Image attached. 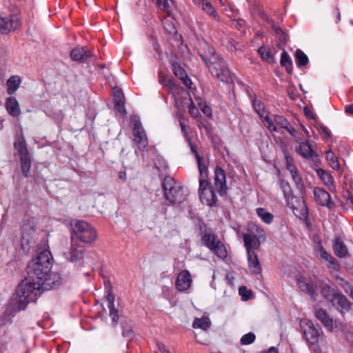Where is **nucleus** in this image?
I'll return each mask as SVG.
<instances>
[{"label": "nucleus", "mask_w": 353, "mask_h": 353, "mask_svg": "<svg viewBox=\"0 0 353 353\" xmlns=\"http://www.w3.org/2000/svg\"><path fill=\"white\" fill-rule=\"evenodd\" d=\"M44 250H39L36 257L29 261L27 277L17 285L10 300V307L13 312L26 308L30 302H35L44 291Z\"/></svg>", "instance_id": "nucleus-1"}, {"label": "nucleus", "mask_w": 353, "mask_h": 353, "mask_svg": "<svg viewBox=\"0 0 353 353\" xmlns=\"http://www.w3.org/2000/svg\"><path fill=\"white\" fill-rule=\"evenodd\" d=\"M199 53L213 76L216 77L223 82L228 83L232 81V74L228 65L221 57L215 54L212 47L203 43Z\"/></svg>", "instance_id": "nucleus-2"}, {"label": "nucleus", "mask_w": 353, "mask_h": 353, "mask_svg": "<svg viewBox=\"0 0 353 353\" xmlns=\"http://www.w3.org/2000/svg\"><path fill=\"white\" fill-rule=\"evenodd\" d=\"M54 261L49 247L46 248V269L50 268L46 272V291L58 290L67 282L66 276L63 274L61 267L58 264L54 265Z\"/></svg>", "instance_id": "nucleus-3"}, {"label": "nucleus", "mask_w": 353, "mask_h": 353, "mask_svg": "<svg viewBox=\"0 0 353 353\" xmlns=\"http://www.w3.org/2000/svg\"><path fill=\"white\" fill-rule=\"evenodd\" d=\"M249 232L243 234V242L246 252L255 251L260 248L261 241L266 239L265 234L263 228L254 223L250 224Z\"/></svg>", "instance_id": "nucleus-4"}, {"label": "nucleus", "mask_w": 353, "mask_h": 353, "mask_svg": "<svg viewBox=\"0 0 353 353\" xmlns=\"http://www.w3.org/2000/svg\"><path fill=\"white\" fill-rule=\"evenodd\" d=\"M73 235L85 243L94 242L97 237L95 229L88 222L77 220L72 223Z\"/></svg>", "instance_id": "nucleus-5"}, {"label": "nucleus", "mask_w": 353, "mask_h": 353, "mask_svg": "<svg viewBox=\"0 0 353 353\" xmlns=\"http://www.w3.org/2000/svg\"><path fill=\"white\" fill-rule=\"evenodd\" d=\"M164 196L172 204L181 203L184 197L182 194V189L176 185L175 181L170 176H165L162 183Z\"/></svg>", "instance_id": "nucleus-6"}, {"label": "nucleus", "mask_w": 353, "mask_h": 353, "mask_svg": "<svg viewBox=\"0 0 353 353\" xmlns=\"http://www.w3.org/2000/svg\"><path fill=\"white\" fill-rule=\"evenodd\" d=\"M65 258L76 266H82L89 263V256L85 248L77 242H74L73 237H72L71 246L65 253Z\"/></svg>", "instance_id": "nucleus-7"}, {"label": "nucleus", "mask_w": 353, "mask_h": 353, "mask_svg": "<svg viewBox=\"0 0 353 353\" xmlns=\"http://www.w3.org/2000/svg\"><path fill=\"white\" fill-rule=\"evenodd\" d=\"M14 148L18 152L22 173L25 176H28L31 167L30 153L27 148L26 140L23 136H18L14 143Z\"/></svg>", "instance_id": "nucleus-8"}, {"label": "nucleus", "mask_w": 353, "mask_h": 353, "mask_svg": "<svg viewBox=\"0 0 353 353\" xmlns=\"http://www.w3.org/2000/svg\"><path fill=\"white\" fill-rule=\"evenodd\" d=\"M202 244L212 251L219 258L224 259L228 252L223 243L213 234L205 233L201 237Z\"/></svg>", "instance_id": "nucleus-9"}, {"label": "nucleus", "mask_w": 353, "mask_h": 353, "mask_svg": "<svg viewBox=\"0 0 353 353\" xmlns=\"http://www.w3.org/2000/svg\"><path fill=\"white\" fill-rule=\"evenodd\" d=\"M21 19L17 14H10L3 17L0 15V34H8L14 32L21 26Z\"/></svg>", "instance_id": "nucleus-10"}, {"label": "nucleus", "mask_w": 353, "mask_h": 353, "mask_svg": "<svg viewBox=\"0 0 353 353\" xmlns=\"http://www.w3.org/2000/svg\"><path fill=\"white\" fill-rule=\"evenodd\" d=\"M296 284L299 288L304 293L308 294L313 301L316 300V285L308 278L299 275L296 278Z\"/></svg>", "instance_id": "nucleus-11"}, {"label": "nucleus", "mask_w": 353, "mask_h": 353, "mask_svg": "<svg viewBox=\"0 0 353 353\" xmlns=\"http://www.w3.org/2000/svg\"><path fill=\"white\" fill-rule=\"evenodd\" d=\"M214 186L221 196L226 194L228 190L226 174L225 170L219 166H216L214 169Z\"/></svg>", "instance_id": "nucleus-12"}, {"label": "nucleus", "mask_w": 353, "mask_h": 353, "mask_svg": "<svg viewBox=\"0 0 353 353\" xmlns=\"http://www.w3.org/2000/svg\"><path fill=\"white\" fill-rule=\"evenodd\" d=\"M303 329L304 338L310 345L318 343L321 331L320 327H316L312 323H307L303 327Z\"/></svg>", "instance_id": "nucleus-13"}, {"label": "nucleus", "mask_w": 353, "mask_h": 353, "mask_svg": "<svg viewBox=\"0 0 353 353\" xmlns=\"http://www.w3.org/2000/svg\"><path fill=\"white\" fill-rule=\"evenodd\" d=\"M192 284V277L188 270L181 272L176 280V288L180 292L189 289Z\"/></svg>", "instance_id": "nucleus-14"}, {"label": "nucleus", "mask_w": 353, "mask_h": 353, "mask_svg": "<svg viewBox=\"0 0 353 353\" xmlns=\"http://www.w3.org/2000/svg\"><path fill=\"white\" fill-rule=\"evenodd\" d=\"M296 150L301 156L305 159H310L314 162H316L319 160L318 155L312 150L309 141L301 142L296 147Z\"/></svg>", "instance_id": "nucleus-15"}, {"label": "nucleus", "mask_w": 353, "mask_h": 353, "mask_svg": "<svg viewBox=\"0 0 353 353\" xmlns=\"http://www.w3.org/2000/svg\"><path fill=\"white\" fill-rule=\"evenodd\" d=\"M172 66L174 75L177 77L187 88H190L192 81L188 77L185 70L182 68L181 63L177 61H172Z\"/></svg>", "instance_id": "nucleus-16"}, {"label": "nucleus", "mask_w": 353, "mask_h": 353, "mask_svg": "<svg viewBox=\"0 0 353 353\" xmlns=\"http://www.w3.org/2000/svg\"><path fill=\"white\" fill-rule=\"evenodd\" d=\"M314 197L315 201L322 206L331 208V197L330 194L323 188H315L314 189Z\"/></svg>", "instance_id": "nucleus-17"}, {"label": "nucleus", "mask_w": 353, "mask_h": 353, "mask_svg": "<svg viewBox=\"0 0 353 353\" xmlns=\"http://www.w3.org/2000/svg\"><path fill=\"white\" fill-rule=\"evenodd\" d=\"M341 313L348 312L351 309V303L343 294L339 293L331 303Z\"/></svg>", "instance_id": "nucleus-18"}, {"label": "nucleus", "mask_w": 353, "mask_h": 353, "mask_svg": "<svg viewBox=\"0 0 353 353\" xmlns=\"http://www.w3.org/2000/svg\"><path fill=\"white\" fill-rule=\"evenodd\" d=\"M159 82L160 84L165 87L174 96L176 93L179 92L180 88L176 83L174 79L172 77H167L166 76L163 75L161 72L159 73Z\"/></svg>", "instance_id": "nucleus-19"}, {"label": "nucleus", "mask_w": 353, "mask_h": 353, "mask_svg": "<svg viewBox=\"0 0 353 353\" xmlns=\"http://www.w3.org/2000/svg\"><path fill=\"white\" fill-rule=\"evenodd\" d=\"M247 252L248 266L253 274H259L261 272V266L255 251H249Z\"/></svg>", "instance_id": "nucleus-20"}, {"label": "nucleus", "mask_w": 353, "mask_h": 353, "mask_svg": "<svg viewBox=\"0 0 353 353\" xmlns=\"http://www.w3.org/2000/svg\"><path fill=\"white\" fill-rule=\"evenodd\" d=\"M314 314L315 316L323 324L328 331L332 332L333 330V320L330 317L326 310L319 308L315 311Z\"/></svg>", "instance_id": "nucleus-21"}, {"label": "nucleus", "mask_w": 353, "mask_h": 353, "mask_svg": "<svg viewBox=\"0 0 353 353\" xmlns=\"http://www.w3.org/2000/svg\"><path fill=\"white\" fill-rule=\"evenodd\" d=\"M199 196L202 203L208 206L214 205L217 201V197L214 191L212 188L204 192H201Z\"/></svg>", "instance_id": "nucleus-22"}, {"label": "nucleus", "mask_w": 353, "mask_h": 353, "mask_svg": "<svg viewBox=\"0 0 353 353\" xmlns=\"http://www.w3.org/2000/svg\"><path fill=\"white\" fill-rule=\"evenodd\" d=\"M6 108L8 113L12 117H17L20 114L19 103L14 97H10L6 99Z\"/></svg>", "instance_id": "nucleus-23"}, {"label": "nucleus", "mask_w": 353, "mask_h": 353, "mask_svg": "<svg viewBox=\"0 0 353 353\" xmlns=\"http://www.w3.org/2000/svg\"><path fill=\"white\" fill-rule=\"evenodd\" d=\"M321 256V257L325 261L328 262V268L336 270L339 267V264L335 258L330 255L323 247H318V250H316Z\"/></svg>", "instance_id": "nucleus-24"}, {"label": "nucleus", "mask_w": 353, "mask_h": 353, "mask_svg": "<svg viewBox=\"0 0 353 353\" xmlns=\"http://www.w3.org/2000/svg\"><path fill=\"white\" fill-rule=\"evenodd\" d=\"M134 135V141L137 143L138 148L140 150L145 149L148 144V138L145 134V130H141L133 132Z\"/></svg>", "instance_id": "nucleus-25"}, {"label": "nucleus", "mask_w": 353, "mask_h": 353, "mask_svg": "<svg viewBox=\"0 0 353 353\" xmlns=\"http://www.w3.org/2000/svg\"><path fill=\"white\" fill-rule=\"evenodd\" d=\"M91 54L85 50L84 48H75L70 52V57L74 61H85Z\"/></svg>", "instance_id": "nucleus-26"}, {"label": "nucleus", "mask_w": 353, "mask_h": 353, "mask_svg": "<svg viewBox=\"0 0 353 353\" xmlns=\"http://www.w3.org/2000/svg\"><path fill=\"white\" fill-rule=\"evenodd\" d=\"M21 83V79L19 76H12L7 81V93L12 95L19 88Z\"/></svg>", "instance_id": "nucleus-27"}, {"label": "nucleus", "mask_w": 353, "mask_h": 353, "mask_svg": "<svg viewBox=\"0 0 353 353\" xmlns=\"http://www.w3.org/2000/svg\"><path fill=\"white\" fill-rule=\"evenodd\" d=\"M211 325V321L208 316H202L201 318H196L192 323L194 328H200L203 330H208Z\"/></svg>", "instance_id": "nucleus-28"}, {"label": "nucleus", "mask_w": 353, "mask_h": 353, "mask_svg": "<svg viewBox=\"0 0 353 353\" xmlns=\"http://www.w3.org/2000/svg\"><path fill=\"white\" fill-rule=\"evenodd\" d=\"M155 3L156 6L162 11L167 13L168 16L172 12V0H151Z\"/></svg>", "instance_id": "nucleus-29"}, {"label": "nucleus", "mask_w": 353, "mask_h": 353, "mask_svg": "<svg viewBox=\"0 0 353 353\" xmlns=\"http://www.w3.org/2000/svg\"><path fill=\"white\" fill-rule=\"evenodd\" d=\"M334 254L340 258L347 255L348 252L346 246L339 240H336L333 245Z\"/></svg>", "instance_id": "nucleus-30"}, {"label": "nucleus", "mask_w": 353, "mask_h": 353, "mask_svg": "<svg viewBox=\"0 0 353 353\" xmlns=\"http://www.w3.org/2000/svg\"><path fill=\"white\" fill-rule=\"evenodd\" d=\"M316 173L323 183L327 186H331L334 184L333 178L331 174L321 168L316 170Z\"/></svg>", "instance_id": "nucleus-31"}, {"label": "nucleus", "mask_w": 353, "mask_h": 353, "mask_svg": "<svg viewBox=\"0 0 353 353\" xmlns=\"http://www.w3.org/2000/svg\"><path fill=\"white\" fill-rule=\"evenodd\" d=\"M281 65L285 68L288 73L292 72V63L291 59L286 51H283L281 55Z\"/></svg>", "instance_id": "nucleus-32"}, {"label": "nucleus", "mask_w": 353, "mask_h": 353, "mask_svg": "<svg viewBox=\"0 0 353 353\" xmlns=\"http://www.w3.org/2000/svg\"><path fill=\"white\" fill-rule=\"evenodd\" d=\"M307 56L300 49L295 52V62L298 67L305 66L308 63Z\"/></svg>", "instance_id": "nucleus-33"}, {"label": "nucleus", "mask_w": 353, "mask_h": 353, "mask_svg": "<svg viewBox=\"0 0 353 353\" xmlns=\"http://www.w3.org/2000/svg\"><path fill=\"white\" fill-rule=\"evenodd\" d=\"M338 294L333 288L328 285H325L321 290L322 296L330 303L332 302Z\"/></svg>", "instance_id": "nucleus-34"}, {"label": "nucleus", "mask_w": 353, "mask_h": 353, "mask_svg": "<svg viewBox=\"0 0 353 353\" xmlns=\"http://www.w3.org/2000/svg\"><path fill=\"white\" fill-rule=\"evenodd\" d=\"M290 174L292 176V180L294 181V183L296 185V188L300 190L303 191L304 189V183L302 179V177L301 176V174L299 173L297 168L294 170H291Z\"/></svg>", "instance_id": "nucleus-35"}, {"label": "nucleus", "mask_w": 353, "mask_h": 353, "mask_svg": "<svg viewBox=\"0 0 353 353\" xmlns=\"http://www.w3.org/2000/svg\"><path fill=\"white\" fill-rule=\"evenodd\" d=\"M258 52L261 57L265 61L268 63H273L274 61V57L269 48L261 46L259 48Z\"/></svg>", "instance_id": "nucleus-36"}, {"label": "nucleus", "mask_w": 353, "mask_h": 353, "mask_svg": "<svg viewBox=\"0 0 353 353\" xmlns=\"http://www.w3.org/2000/svg\"><path fill=\"white\" fill-rule=\"evenodd\" d=\"M257 215L265 223L270 224L272 223L274 216L268 212L265 209L259 208L256 209Z\"/></svg>", "instance_id": "nucleus-37"}, {"label": "nucleus", "mask_w": 353, "mask_h": 353, "mask_svg": "<svg viewBox=\"0 0 353 353\" xmlns=\"http://www.w3.org/2000/svg\"><path fill=\"white\" fill-rule=\"evenodd\" d=\"M252 106L254 111L259 114L261 118L265 117L266 114V110L263 103L260 101L256 99V98L253 99L252 101Z\"/></svg>", "instance_id": "nucleus-38"}, {"label": "nucleus", "mask_w": 353, "mask_h": 353, "mask_svg": "<svg viewBox=\"0 0 353 353\" xmlns=\"http://www.w3.org/2000/svg\"><path fill=\"white\" fill-rule=\"evenodd\" d=\"M326 160L332 168L334 170H339L340 168L338 159L332 151L330 150L326 152Z\"/></svg>", "instance_id": "nucleus-39"}, {"label": "nucleus", "mask_w": 353, "mask_h": 353, "mask_svg": "<svg viewBox=\"0 0 353 353\" xmlns=\"http://www.w3.org/2000/svg\"><path fill=\"white\" fill-rule=\"evenodd\" d=\"M201 8L204 12L212 17L214 19L218 18V13L210 1H206L204 2L203 5Z\"/></svg>", "instance_id": "nucleus-40"}, {"label": "nucleus", "mask_w": 353, "mask_h": 353, "mask_svg": "<svg viewBox=\"0 0 353 353\" xmlns=\"http://www.w3.org/2000/svg\"><path fill=\"white\" fill-rule=\"evenodd\" d=\"M264 119L263 122L265 126L272 132H279V128L276 126V123L274 121V119H272L268 116L267 114H265V117H263Z\"/></svg>", "instance_id": "nucleus-41"}, {"label": "nucleus", "mask_w": 353, "mask_h": 353, "mask_svg": "<svg viewBox=\"0 0 353 353\" xmlns=\"http://www.w3.org/2000/svg\"><path fill=\"white\" fill-rule=\"evenodd\" d=\"M274 121L277 127L283 129L288 128V126H290V124L286 118L281 115H274Z\"/></svg>", "instance_id": "nucleus-42"}, {"label": "nucleus", "mask_w": 353, "mask_h": 353, "mask_svg": "<svg viewBox=\"0 0 353 353\" xmlns=\"http://www.w3.org/2000/svg\"><path fill=\"white\" fill-rule=\"evenodd\" d=\"M255 334L252 332H249L241 337V343L244 345H250L255 341Z\"/></svg>", "instance_id": "nucleus-43"}, {"label": "nucleus", "mask_w": 353, "mask_h": 353, "mask_svg": "<svg viewBox=\"0 0 353 353\" xmlns=\"http://www.w3.org/2000/svg\"><path fill=\"white\" fill-rule=\"evenodd\" d=\"M130 120H131V123H132V131L134 132V131H137V130H143V127H142V125H141V123L139 120V117L137 116H132L130 117Z\"/></svg>", "instance_id": "nucleus-44"}, {"label": "nucleus", "mask_w": 353, "mask_h": 353, "mask_svg": "<svg viewBox=\"0 0 353 353\" xmlns=\"http://www.w3.org/2000/svg\"><path fill=\"white\" fill-rule=\"evenodd\" d=\"M239 294L241 296L243 301H248L252 296V292L248 290L245 286H241L239 289Z\"/></svg>", "instance_id": "nucleus-45"}, {"label": "nucleus", "mask_w": 353, "mask_h": 353, "mask_svg": "<svg viewBox=\"0 0 353 353\" xmlns=\"http://www.w3.org/2000/svg\"><path fill=\"white\" fill-rule=\"evenodd\" d=\"M106 300L108 301V307L114 306V294L111 287L107 289Z\"/></svg>", "instance_id": "nucleus-46"}, {"label": "nucleus", "mask_w": 353, "mask_h": 353, "mask_svg": "<svg viewBox=\"0 0 353 353\" xmlns=\"http://www.w3.org/2000/svg\"><path fill=\"white\" fill-rule=\"evenodd\" d=\"M114 107L117 111L121 114H125L126 110L125 108L124 99L114 101Z\"/></svg>", "instance_id": "nucleus-47"}, {"label": "nucleus", "mask_w": 353, "mask_h": 353, "mask_svg": "<svg viewBox=\"0 0 353 353\" xmlns=\"http://www.w3.org/2000/svg\"><path fill=\"white\" fill-rule=\"evenodd\" d=\"M210 188H211L210 187V182L208 180L205 179V178L199 179V194L201 193V192H204Z\"/></svg>", "instance_id": "nucleus-48"}, {"label": "nucleus", "mask_w": 353, "mask_h": 353, "mask_svg": "<svg viewBox=\"0 0 353 353\" xmlns=\"http://www.w3.org/2000/svg\"><path fill=\"white\" fill-rule=\"evenodd\" d=\"M108 307L110 310V316L112 319V322L114 324H117L119 320L118 310L114 307V306Z\"/></svg>", "instance_id": "nucleus-49"}, {"label": "nucleus", "mask_w": 353, "mask_h": 353, "mask_svg": "<svg viewBox=\"0 0 353 353\" xmlns=\"http://www.w3.org/2000/svg\"><path fill=\"white\" fill-rule=\"evenodd\" d=\"M196 162L200 173V178H205L207 174L208 168L205 165L202 163V161H196Z\"/></svg>", "instance_id": "nucleus-50"}, {"label": "nucleus", "mask_w": 353, "mask_h": 353, "mask_svg": "<svg viewBox=\"0 0 353 353\" xmlns=\"http://www.w3.org/2000/svg\"><path fill=\"white\" fill-rule=\"evenodd\" d=\"M187 141L189 143V145L190 147L192 152L194 154L196 160V161H203V158L199 154V153L196 150V145L191 143L189 138H187Z\"/></svg>", "instance_id": "nucleus-51"}, {"label": "nucleus", "mask_w": 353, "mask_h": 353, "mask_svg": "<svg viewBox=\"0 0 353 353\" xmlns=\"http://www.w3.org/2000/svg\"><path fill=\"white\" fill-rule=\"evenodd\" d=\"M112 93L114 96V101L124 99L123 91L119 88H114L112 89Z\"/></svg>", "instance_id": "nucleus-52"}, {"label": "nucleus", "mask_w": 353, "mask_h": 353, "mask_svg": "<svg viewBox=\"0 0 353 353\" xmlns=\"http://www.w3.org/2000/svg\"><path fill=\"white\" fill-rule=\"evenodd\" d=\"M285 163L286 168L289 170V172H291V170L296 169V167L293 164V159L291 157L285 156Z\"/></svg>", "instance_id": "nucleus-53"}, {"label": "nucleus", "mask_w": 353, "mask_h": 353, "mask_svg": "<svg viewBox=\"0 0 353 353\" xmlns=\"http://www.w3.org/2000/svg\"><path fill=\"white\" fill-rule=\"evenodd\" d=\"M190 101L192 100L190 99ZM189 113L194 118L197 117L199 114L198 108L194 105L192 101H191L189 105Z\"/></svg>", "instance_id": "nucleus-54"}, {"label": "nucleus", "mask_w": 353, "mask_h": 353, "mask_svg": "<svg viewBox=\"0 0 353 353\" xmlns=\"http://www.w3.org/2000/svg\"><path fill=\"white\" fill-rule=\"evenodd\" d=\"M199 105L201 111L205 116L210 117L212 115V110L210 107L203 103H199Z\"/></svg>", "instance_id": "nucleus-55"}, {"label": "nucleus", "mask_w": 353, "mask_h": 353, "mask_svg": "<svg viewBox=\"0 0 353 353\" xmlns=\"http://www.w3.org/2000/svg\"><path fill=\"white\" fill-rule=\"evenodd\" d=\"M312 239H313V242L314 244V246L315 250H318V247H323V245H321V238L319 235H317V234L313 235Z\"/></svg>", "instance_id": "nucleus-56"}, {"label": "nucleus", "mask_w": 353, "mask_h": 353, "mask_svg": "<svg viewBox=\"0 0 353 353\" xmlns=\"http://www.w3.org/2000/svg\"><path fill=\"white\" fill-rule=\"evenodd\" d=\"M319 132L324 134L327 138H330L332 135L330 130L323 125L319 126Z\"/></svg>", "instance_id": "nucleus-57"}, {"label": "nucleus", "mask_w": 353, "mask_h": 353, "mask_svg": "<svg viewBox=\"0 0 353 353\" xmlns=\"http://www.w3.org/2000/svg\"><path fill=\"white\" fill-rule=\"evenodd\" d=\"M281 187L283 189V192H284L285 195L290 193L291 190H290V185L288 182L282 181Z\"/></svg>", "instance_id": "nucleus-58"}, {"label": "nucleus", "mask_w": 353, "mask_h": 353, "mask_svg": "<svg viewBox=\"0 0 353 353\" xmlns=\"http://www.w3.org/2000/svg\"><path fill=\"white\" fill-rule=\"evenodd\" d=\"M304 114L306 116L307 118L311 119H316V116L313 113L312 111L309 110L308 108L304 109Z\"/></svg>", "instance_id": "nucleus-59"}, {"label": "nucleus", "mask_w": 353, "mask_h": 353, "mask_svg": "<svg viewBox=\"0 0 353 353\" xmlns=\"http://www.w3.org/2000/svg\"><path fill=\"white\" fill-rule=\"evenodd\" d=\"M157 353H170V352L163 344L157 343Z\"/></svg>", "instance_id": "nucleus-60"}, {"label": "nucleus", "mask_w": 353, "mask_h": 353, "mask_svg": "<svg viewBox=\"0 0 353 353\" xmlns=\"http://www.w3.org/2000/svg\"><path fill=\"white\" fill-rule=\"evenodd\" d=\"M124 337L132 338L133 336V332L131 329L124 330L122 332Z\"/></svg>", "instance_id": "nucleus-61"}, {"label": "nucleus", "mask_w": 353, "mask_h": 353, "mask_svg": "<svg viewBox=\"0 0 353 353\" xmlns=\"http://www.w3.org/2000/svg\"><path fill=\"white\" fill-rule=\"evenodd\" d=\"M291 136H292L294 138H296V130L294 128H293L291 125L290 124V126H288V128L285 129Z\"/></svg>", "instance_id": "nucleus-62"}, {"label": "nucleus", "mask_w": 353, "mask_h": 353, "mask_svg": "<svg viewBox=\"0 0 353 353\" xmlns=\"http://www.w3.org/2000/svg\"><path fill=\"white\" fill-rule=\"evenodd\" d=\"M118 177L119 179L125 181L127 179V175L125 171H120L118 174Z\"/></svg>", "instance_id": "nucleus-63"}, {"label": "nucleus", "mask_w": 353, "mask_h": 353, "mask_svg": "<svg viewBox=\"0 0 353 353\" xmlns=\"http://www.w3.org/2000/svg\"><path fill=\"white\" fill-rule=\"evenodd\" d=\"M345 112L349 114H353V104L346 105L345 107Z\"/></svg>", "instance_id": "nucleus-64"}]
</instances>
